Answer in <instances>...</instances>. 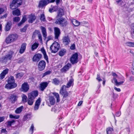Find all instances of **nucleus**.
<instances>
[{"instance_id": "f257e3e1", "label": "nucleus", "mask_w": 134, "mask_h": 134, "mask_svg": "<svg viewBox=\"0 0 134 134\" xmlns=\"http://www.w3.org/2000/svg\"><path fill=\"white\" fill-rule=\"evenodd\" d=\"M112 75L114 76L112 82L113 83V81L115 84V85L118 86L123 84L125 80L124 77L122 76L119 77L115 72H113Z\"/></svg>"}, {"instance_id": "f03ea898", "label": "nucleus", "mask_w": 134, "mask_h": 134, "mask_svg": "<svg viewBox=\"0 0 134 134\" xmlns=\"http://www.w3.org/2000/svg\"><path fill=\"white\" fill-rule=\"evenodd\" d=\"M14 52L12 51H10L8 54L3 57L1 59V60L3 62H6L9 60H11L12 58Z\"/></svg>"}, {"instance_id": "7ed1b4c3", "label": "nucleus", "mask_w": 134, "mask_h": 134, "mask_svg": "<svg viewBox=\"0 0 134 134\" xmlns=\"http://www.w3.org/2000/svg\"><path fill=\"white\" fill-rule=\"evenodd\" d=\"M18 36L16 34H12L9 35L6 39V42L7 43H9L16 40Z\"/></svg>"}, {"instance_id": "20e7f679", "label": "nucleus", "mask_w": 134, "mask_h": 134, "mask_svg": "<svg viewBox=\"0 0 134 134\" xmlns=\"http://www.w3.org/2000/svg\"><path fill=\"white\" fill-rule=\"evenodd\" d=\"M55 23L60 25L62 27H65L68 24V22L65 18H63L57 19L55 22Z\"/></svg>"}, {"instance_id": "39448f33", "label": "nucleus", "mask_w": 134, "mask_h": 134, "mask_svg": "<svg viewBox=\"0 0 134 134\" xmlns=\"http://www.w3.org/2000/svg\"><path fill=\"white\" fill-rule=\"evenodd\" d=\"M60 48V44L57 42L55 41L51 46L50 50L52 53H55L58 51Z\"/></svg>"}, {"instance_id": "423d86ee", "label": "nucleus", "mask_w": 134, "mask_h": 134, "mask_svg": "<svg viewBox=\"0 0 134 134\" xmlns=\"http://www.w3.org/2000/svg\"><path fill=\"white\" fill-rule=\"evenodd\" d=\"M66 86L63 85L62 86L60 91V93L63 96L62 100L66 99L67 97L68 96L69 93L66 90Z\"/></svg>"}, {"instance_id": "0eeeda50", "label": "nucleus", "mask_w": 134, "mask_h": 134, "mask_svg": "<svg viewBox=\"0 0 134 134\" xmlns=\"http://www.w3.org/2000/svg\"><path fill=\"white\" fill-rule=\"evenodd\" d=\"M18 98L17 94L14 93L10 94L8 98L12 103H14L17 101Z\"/></svg>"}, {"instance_id": "6e6552de", "label": "nucleus", "mask_w": 134, "mask_h": 134, "mask_svg": "<svg viewBox=\"0 0 134 134\" xmlns=\"http://www.w3.org/2000/svg\"><path fill=\"white\" fill-rule=\"evenodd\" d=\"M78 54L77 53L73 54L70 59V61L72 64L77 63L78 62Z\"/></svg>"}, {"instance_id": "1a4fd4ad", "label": "nucleus", "mask_w": 134, "mask_h": 134, "mask_svg": "<svg viewBox=\"0 0 134 134\" xmlns=\"http://www.w3.org/2000/svg\"><path fill=\"white\" fill-rule=\"evenodd\" d=\"M46 65V63L43 60H42L40 61L38 65V68L40 71L43 70L45 68Z\"/></svg>"}, {"instance_id": "9d476101", "label": "nucleus", "mask_w": 134, "mask_h": 134, "mask_svg": "<svg viewBox=\"0 0 134 134\" xmlns=\"http://www.w3.org/2000/svg\"><path fill=\"white\" fill-rule=\"evenodd\" d=\"M29 89V86L27 82L23 83L21 86V91L24 92H27Z\"/></svg>"}, {"instance_id": "9b49d317", "label": "nucleus", "mask_w": 134, "mask_h": 134, "mask_svg": "<svg viewBox=\"0 0 134 134\" xmlns=\"http://www.w3.org/2000/svg\"><path fill=\"white\" fill-rule=\"evenodd\" d=\"M42 57L41 54L37 53L35 54L33 56L32 60L33 62H38L41 59Z\"/></svg>"}, {"instance_id": "f8f14e48", "label": "nucleus", "mask_w": 134, "mask_h": 134, "mask_svg": "<svg viewBox=\"0 0 134 134\" xmlns=\"http://www.w3.org/2000/svg\"><path fill=\"white\" fill-rule=\"evenodd\" d=\"M17 86L16 83L8 82L5 86V88L8 89H11L16 87Z\"/></svg>"}, {"instance_id": "ddd939ff", "label": "nucleus", "mask_w": 134, "mask_h": 134, "mask_svg": "<svg viewBox=\"0 0 134 134\" xmlns=\"http://www.w3.org/2000/svg\"><path fill=\"white\" fill-rule=\"evenodd\" d=\"M12 25V22L11 21L7 22L5 25L4 30L5 31H10L11 29Z\"/></svg>"}, {"instance_id": "4468645a", "label": "nucleus", "mask_w": 134, "mask_h": 134, "mask_svg": "<svg viewBox=\"0 0 134 134\" xmlns=\"http://www.w3.org/2000/svg\"><path fill=\"white\" fill-rule=\"evenodd\" d=\"M62 41L63 43L65 45L69 44L70 41V38L68 36L64 37Z\"/></svg>"}, {"instance_id": "2eb2a0df", "label": "nucleus", "mask_w": 134, "mask_h": 134, "mask_svg": "<svg viewBox=\"0 0 134 134\" xmlns=\"http://www.w3.org/2000/svg\"><path fill=\"white\" fill-rule=\"evenodd\" d=\"M38 94V92L37 91H34L29 94L28 97L34 99Z\"/></svg>"}, {"instance_id": "dca6fc26", "label": "nucleus", "mask_w": 134, "mask_h": 134, "mask_svg": "<svg viewBox=\"0 0 134 134\" xmlns=\"http://www.w3.org/2000/svg\"><path fill=\"white\" fill-rule=\"evenodd\" d=\"M49 83L47 82H43L40 84V89L42 91H43L48 86Z\"/></svg>"}, {"instance_id": "f3484780", "label": "nucleus", "mask_w": 134, "mask_h": 134, "mask_svg": "<svg viewBox=\"0 0 134 134\" xmlns=\"http://www.w3.org/2000/svg\"><path fill=\"white\" fill-rule=\"evenodd\" d=\"M54 34L55 37L56 39H58L60 34V29L57 27L54 28Z\"/></svg>"}, {"instance_id": "a211bd4d", "label": "nucleus", "mask_w": 134, "mask_h": 134, "mask_svg": "<svg viewBox=\"0 0 134 134\" xmlns=\"http://www.w3.org/2000/svg\"><path fill=\"white\" fill-rule=\"evenodd\" d=\"M64 14V13L63 9H62L60 8L58 10L56 18L57 19L62 18V16Z\"/></svg>"}, {"instance_id": "6ab92c4d", "label": "nucleus", "mask_w": 134, "mask_h": 134, "mask_svg": "<svg viewBox=\"0 0 134 134\" xmlns=\"http://www.w3.org/2000/svg\"><path fill=\"white\" fill-rule=\"evenodd\" d=\"M47 1L45 0L40 1L39 3L38 7L39 8H43L48 4Z\"/></svg>"}, {"instance_id": "aec40b11", "label": "nucleus", "mask_w": 134, "mask_h": 134, "mask_svg": "<svg viewBox=\"0 0 134 134\" xmlns=\"http://www.w3.org/2000/svg\"><path fill=\"white\" fill-rule=\"evenodd\" d=\"M71 64L69 63H68L65 65L62 69L61 71L62 72H65L69 69L71 66Z\"/></svg>"}, {"instance_id": "412c9836", "label": "nucleus", "mask_w": 134, "mask_h": 134, "mask_svg": "<svg viewBox=\"0 0 134 134\" xmlns=\"http://www.w3.org/2000/svg\"><path fill=\"white\" fill-rule=\"evenodd\" d=\"M41 99L40 98H38L36 101L34 109L35 110H37L38 109L39 106L40 104Z\"/></svg>"}, {"instance_id": "4be33fe9", "label": "nucleus", "mask_w": 134, "mask_h": 134, "mask_svg": "<svg viewBox=\"0 0 134 134\" xmlns=\"http://www.w3.org/2000/svg\"><path fill=\"white\" fill-rule=\"evenodd\" d=\"M26 44L25 43H23L22 44L19 51L20 53L22 54L24 52L26 49Z\"/></svg>"}, {"instance_id": "5701e85b", "label": "nucleus", "mask_w": 134, "mask_h": 134, "mask_svg": "<svg viewBox=\"0 0 134 134\" xmlns=\"http://www.w3.org/2000/svg\"><path fill=\"white\" fill-rule=\"evenodd\" d=\"M40 28L41 30L43 36L45 38V39L47 36L46 29L45 27L43 26H41L40 27Z\"/></svg>"}, {"instance_id": "b1692460", "label": "nucleus", "mask_w": 134, "mask_h": 134, "mask_svg": "<svg viewBox=\"0 0 134 134\" xmlns=\"http://www.w3.org/2000/svg\"><path fill=\"white\" fill-rule=\"evenodd\" d=\"M51 8H50L49 9V11L50 13H52L54 12L57 11L58 10V5H55L53 6L52 5H51Z\"/></svg>"}, {"instance_id": "393cba45", "label": "nucleus", "mask_w": 134, "mask_h": 134, "mask_svg": "<svg viewBox=\"0 0 134 134\" xmlns=\"http://www.w3.org/2000/svg\"><path fill=\"white\" fill-rule=\"evenodd\" d=\"M66 52L67 51L66 49H62L59 51L58 54L60 56L62 57L66 54Z\"/></svg>"}, {"instance_id": "a878e982", "label": "nucleus", "mask_w": 134, "mask_h": 134, "mask_svg": "<svg viewBox=\"0 0 134 134\" xmlns=\"http://www.w3.org/2000/svg\"><path fill=\"white\" fill-rule=\"evenodd\" d=\"M41 52L43 54L44 56V59L46 60L47 62H48V57L47 55L46 51L44 48L41 49Z\"/></svg>"}, {"instance_id": "bb28decb", "label": "nucleus", "mask_w": 134, "mask_h": 134, "mask_svg": "<svg viewBox=\"0 0 134 134\" xmlns=\"http://www.w3.org/2000/svg\"><path fill=\"white\" fill-rule=\"evenodd\" d=\"M48 100L50 104L52 105H53L55 103V100L53 96H50L49 97Z\"/></svg>"}, {"instance_id": "cd10ccee", "label": "nucleus", "mask_w": 134, "mask_h": 134, "mask_svg": "<svg viewBox=\"0 0 134 134\" xmlns=\"http://www.w3.org/2000/svg\"><path fill=\"white\" fill-rule=\"evenodd\" d=\"M36 18V17L35 15H30L29 17L28 22L29 23H32L35 20Z\"/></svg>"}, {"instance_id": "c85d7f7f", "label": "nucleus", "mask_w": 134, "mask_h": 134, "mask_svg": "<svg viewBox=\"0 0 134 134\" xmlns=\"http://www.w3.org/2000/svg\"><path fill=\"white\" fill-rule=\"evenodd\" d=\"M60 82L59 80L58 79L55 78L53 80L52 83L56 85H59Z\"/></svg>"}, {"instance_id": "c756f323", "label": "nucleus", "mask_w": 134, "mask_h": 134, "mask_svg": "<svg viewBox=\"0 0 134 134\" xmlns=\"http://www.w3.org/2000/svg\"><path fill=\"white\" fill-rule=\"evenodd\" d=\"M26 20V15H25L23 17L21 21L18 24V26H20L23 24L25 22Z\"/></svg>"}, {"instance_id": "7c9ffc66", "label": "nucleus", "mask_w": 134, "mask_h": 134, "mask_svg": "<svg viewBox=\"0 0 134 134\" xmlns=\"http://www.w3.org/2000/svg\"><path fill=\"white\" fill-rule=\"evenodd\" d=\"M13 14L14 15L19 16L20 15V10L18 9L14 10L12 12Z\"/></svg>"}, {"instance_id": "2f4dec72", "label": "nucleus", "mask_w": 134, "mask_h": 134, "mask_svg": "<svg viewBox=\"0 0 134 134\" xmlns=\"http://www.w3.org/2000/svg\"><path fill=\"white\" fill-rule=\"evenodd\" d=\"M7 82L11 83H15L14 77L12 76H10L7 81Z\"/></svg>"}, {"instance_id": "473e14b6", "label": "nucleus", "mask_w": 134, "mask_h": 134, "mask_svg": "<svg viewBox=\"0 0 134 134\" xmlns=\"http://www.w3.org/2000/svg\"><path fill=\"white\" fill-rule=\"evenodd\" d=\"M23 108L24 107L23 106H21L20 107L17 108L15 110V113L17 114L20 113L22 111Z\"/></svg>"}, {"instance_id": "72a5a7b5", "label": "nucleus", "mask_w": 134, "mask_h": 134, "mask_svg": "<svg viewBox=\"0 0 134 134\" xmlns=\"http://www.w3.org/2000/svg\"><path fill=\"white\" fill-rule=\"evenodd\" d=\"M12 2L20 6L22 4V0H13Z\"/></svg>"}, {"instance_id": "f704fd0d", "label": "nucleus", "mask_w": 134, "mask_h": 134, "mask_svg": "<svg viewBox=\"0 0 134 134\" xmlns=\"http://www.w3.org/2000/svg\"><path fill=\"white\" fill-rule=\"evenodd\" d=\"M32 117L31 115L30 114H28L26 115H25L24 116L23 120L24 121H26L27 120H29Z\"/></svg>"}, {"instance_id": "c9c22d12", "label": "nucleus", "mask_w": 134, "mask_h": 134, "mask_svg": "<svg viewBox=\"0 0 134 134\" xmlns=\"http://www.w3.org/2000/svg\"><path fill=\"white\" fill-rule=\"evenodd\" d=\"M34 102V99L32 98L31 97H28V100L27 101L28 104L30 105H32L33 103Z\"/></svg>"}, {"instance_id": "e433bc0d", "label": "nucleus", "mask_w": 134, "mask_h": 134, "mask_svg": "<svg viewBox=\"0 0 134 134\" xmlns=\"http://www.w3.org/2000/svg\"><path fill=\"white\" fill-rule=\"evenodd\" d=\"M39 44L36 42L34 43L31 46V49L32 51H34L38 47Z\"/></svg>"}, {"instance_id": "4c0bfd02", "label": "nucleus", "mask_w": 134, "mask_h": 134, "mask_svg": "<svg viewBox=\"0 0 134 134\" xmlns=\"http://www.w3.org/2000/svg\"><path fill=\"white\" fill-rule=\"evenodd\" d=\"M19 6L18 5H16L15 4L12 2L10 5V8L12 9H14Z\"/></svg>"}, {"instance_id": "58836bf2", "label": "nucleus", "mask_w": 134, "mask_h": 134, "mask_svg": "<svg viewBox=\"0 0 134 134\" xmlns=\"http://www.w3.org/2000/svg\"><path fill=\"white\" fill-rule=\"evenodd\" d=\"M107 134H113V129L110 127H108L106 129Z\"/></svg>"}, {"instance_id": "ea45409f", "label": "nucleus", "mask_w": 134, "mask_h": 134, "mask_svg": "<svg viewBox=\"0 0 134 134\" xmlns=\"http://www.w3.org/2000/svg\"><path fill=\"white\" fill-rule=\"evenodd\" d=\"M72 24L74 26H77L80 24V22L75 19H74L72 21Z\"/></svg>"}, {"instance_id": "a19ab883", "label": "nucleus", "mask_w": 134, "mask_h": 134, "mask_svg": "<svg viewBox=\"0 0 134 134\" xmlns=\"http://www.w3.org/2000/svg\"><path fill=\"white\" fill-rule=\"evenodd\" d=\"M53 94L55 98H56L57 102H59L60 100V99L59 94L57 93L54 92L53 93Z\"/></svg>"}, {"instance_id": "79ce46f5", "label": "nucleus", "mask_w": 134, "mask_h": 134, "mask_svg": "<svg viewBox=\"0 0 134 134\" xmlns=\"http://www.w3.org/2000/svg\"><path fill=\"white\" fill-rule=\"evenodd\" d=\"M27 98L26 96L24 94H23L22 96V101L23 103H25L27 102Z\"/></svg>"}, {"instance_id": "37998d69", "label": "nucleus", "mask_w": 134, "mask_h": 134, "mask_svg": "<svg viewBox=\"0 0 134 134\" xmlns=\"http://www.w3.org/2000/svg\"><path fill=\"white\" fill-rule=\"evenodd\" d=\"M125 44L128 46L134 47V42H128L126 43Z\"/></svg>"}, {"instance_id": "c03bdc74", "label": "nucleus", "mask_w": 134, "mask_h": 134, "mask_svg": "<svg viewBox=\"0 0 134 134\" xmlns=\"http://www.w3.org/2000/svg\"><path fill=\"white\" fill-rule=\"evenodd\" d=\"M73 81L74 80L73 79H70L69 82L67 83L66 88H69L71 86L72 83L73 82Z\"/></svg>"}, {"instance_id": "a18cd8bd", "label": "nucleus", "mask_w": 134, "mask_h": 134, "mask_svg": "<svg viewBox=\"0 0 134 134\" xmlns=\"http://www.w3.org/2000/svg\"><path fill=\"white\" fill-rule=\"evenodd\" d=\"M40 19L41 21H45L46 20V19L45 15L44 14H42L41 15Z\"/></svg>"}, {"instance_id": "49530a36", "label": "nucleus", "mask_w": 134, "mask_h": 134, "mask_svg": "<svg viewBox=\"0 0 134 134\" xmlns=\"http://www.w3.org/2000/svg\"><path fill=\"white\" fill-rule=\"evenodd\" d=\"M34 126L33 124H32L30 127L29 130V132L31 134H32L34 132Z\"/></svg>"}, {"instance_id": "de8ad7c7", "label": "nucleus", "mask_w": 134, "mask_h": 134, "mask_svg": "<svg viewBox=\"0 0 134 134\" xmlns=\"http://www.w3.org/2000/svg\"><path fill=\"white\" fill-rule=\"evenodd\" d=\"M9 117L11 118H14L17 119L19 118L20 116L19 115H14L12 114H10L9 115Z\"/></svg>"}, {"instance_id": "09e8293b", "label": "nucleus", "mask_w": 134, "mask_h": 134, "mask_svg": "<svg viewBox=\"0 0 134 134\" xmlns=\"http://www.w3.org/2000/svg\"><path fill=\"white\" fill-rule=\"evenodd\" d=\"M51 73V71H47L44 73L42 74V77H44L45 76Z\"/></svg>"}, {"instance_id": "8fccbe9b", "label": "nucleus", "mask_w": 134, "mask_h": 134, "mask_svg": "<svg viewBox=\"0 0 134 134\" xmlns=\"http://www.w3.org/2000/svg\"><path fill=\"white\" fill-rule=\"evenodd\" d=\"M16 78H18L20 79L23 76V74L22 73H18L16 75Z\"/></svg>"}, {"instance_id": "3c124183", "label": "nucleus", "mask_w": 134, "mask_h": 134, "mask_svg": "<svg viewBox=\"0 0 134 134\" xmlns=\"http://www.w3.org/2000/svg\"><path fill=\"white\" fill-rule=\"evenodd\" d=\"M15 121L14 120H12L11 121H8L6 122L8 126H11L12 124L13 123L15 122Z\"/></svg>"}, {"instance_id": "603ef678", "label": "nucleus", "mask_w": 134, "mask_h": 134, "mask_svg": "<svg viewBox=\"0 0 134 134\" xmlns=\"http://www.w3.org/2000/svg\"><path fill=\"white\" fill-rule=\"evenodd\" d=\"M40 33V31L38 30H36L34 32L32 35V37L33 38H35L36 35L38 33Z\"/></svg>"}, {"instance_id": "864d4df0", "label": "nucleus", "mask_w": 134, "mask_h": 134, "mask_svg": "<svg viewBox=\"0 0 134 134\" xmlns=\"http://www.w3.org/2000/svg\"><path fill=\"white\" fill-rule=\"evenodd\" d=\"M96 79L99 82H100L102 80L100 78V74H97V77L96 78Z\"/></svg>"}, {"instance_id": "5fc2aeb1", "label": "nucleus", "mask_w": 134, "mask_h": 134, "mask_svg": "<svg viewBox=\"0 0 134 134\" xmlns=\"http://www.w3.org/2000/svg\"><path fill=\"white\" fill-rule=\"evenodd\" d=\"M20 20V18L19 17H16L13 18V21L15 22H18Z\"/></svg>"}, {"instance_id": "6e6d98bb", "label": "nucleus", "mask_w": 134, "mask_h": 134, "mask_svg": "<svg viewBox=\"0 0 134 134\" xmlns=\"http://www.w3.org/2000/svg\"><path fill=\"white\" fill-rule=\"evenodd\" d=\"M27 25H25L24 27L20 29V31L21 32H25L27 29Z\"/></svg>"}, {"instance_id": "4d7b16f0", "label": "nucleus", "mask_w": 134, "mask_h": 134, "mask_svg": "<svg viewBox=\"0 0 134 134\" xmlns=\"http://www.w3.org/2000/svg\"><path fill=\"white\" fill-rule=\"evenodd\" d=\"M8 71L9 69H8L6 68L5 70H4L2 72V74H4L5 75L8 73Z\"/></svg>"}, {"instance_id": "13d9d810", "label": "nucleus", "mask_w": 134, "mask_h": 134, "mask_svg": "<svg viewBox=\"0 0 134 134\" xmlns=\"http://www.w3.org/2000/svg\"><path fill=\"white\" fill-rule=\"evenodd\" d=\"M37 34H38V37L39 39H40L41 41H42V37L40 32V33H38Z\"/></svg>"}, {"instance_id": "bf43d9fd", "label": "nucleus", "mask_w": 134, "mask_h": 134, "mask_svg": "<svg viewBox=\"0 0 134 134\" xmlns=\"http://www.w3.org/2000/svg\"><path fill=\"white\" fill-rule=\"evenodd\" d=\"M5 75L3 74H2V72L0 74V79H2L4 77Z\"/></svg>"}, {"instance_id": "052dcab7", "label": "nucleus", "mask_w": 134, "mask_h": 134, "mask_svg": "<svg viewBox=\"0 0 134 134\" xmlns=\"http://www.w3.org/2000/svg\"><path fill=\"white\" fill-rule=\"evenodd\" d=\"M70 48L71 50H74L75 49V45L73 44H72L70 47Z\"/></svg>"}, {"instance_id": "680f3d73", "label": "nucleus", "mask_w": 134, "mask_h": 134, "mask_svg": "<svg viewBox=\"0 0 134 134\" xmlns=\"http://www.w3.org/2000/svg\"><path fill=\"white\" fill-rule=\"evenodd\" d=\"M4 8L0 7V14H2L4 12Z\"/></svg>"}, {"instance_id": "e2e57ef3", "label": "nucleus", "mask_w": 134, "mask_h": 134, "mask_svg": "<svg viewBox=\"0 0 134 134\" xmlns=\"http://www.w3.org/2000/svg\"><path fill=\"white\" fill-rule=\"evenodd\" d=\"M55 0H47V3L48 4L50 3H52L54 2Z\"/></svg>"}, {"instance_id": "0e129e2a", "label": "nucleus", "mask_w": 134, "mask_h": 134, "mask_svg": "<svg viewBox=\"0 0 134 134\" xmlns=\"http://www.w3.org/2000/svg\"><path fill=\"white\" fill-rule=\"evenodd\" d=\"M4 116L0 117V123L3 121L5 119Z\"/></svg>"}, {"instance_id": "69168bd1", "label": "nucleus", "mask_w": 134, "mask_h": 134, "mask_svg": "<svg viewBox=\"0 0 134 134\" xmlns=\"http://www.w3.org/2000/svg\"><path fill=\"white\" fill-rule=\"evenodd\" d=\"M62 1L61 0H56L55 2L57 5L58 6V5Z\"/></svg>"}, {"instance_id": "338daca9", "label": "nucleus", "mask_w": 134, "mask_h": 134, "mask_svg": "<svg viewBox=\"0 0 134 134\" xmlns=\"http://www.w3.org/2000/svg\"><path fill=\"white\" fill-rule=\"evenodd\" d=\"M1 132L2 133H7V131L5 129H2L1 130Z\"/></svg>"}, {"instance_id": "774afa93", "label": "nucleus", "mask_w": 134, "mask_h": 134, "mask_svg": "<svg viewBox=\"0 0 134 134\" xmlns=\"http://www.w3.org/2000/svg\"><path fill=\"white\" fill-rule=\"evenodd\" d=\"M121 113L120 112L118 111L116 113V116H119L121 115Z\"/></svg>"}]
</instances>
